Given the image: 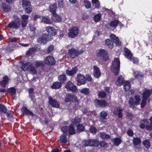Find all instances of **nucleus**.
<instances>
[{
    "label": "nucleus",
    "instance_id": "1",
    "mask_svg": "<svg viewBox=\"0 0 152 152\" xmlns=\"http://www.w3.org/2000/svg\"><path fill=\"white\" fill-rule=\"evenodd\" d=\"M96 55L99 59L103 61H107L109 59L108 52L104 49H99Z\"/></svg>",
    "mask_w": 152,
    "mask_h": 152
},
{
    "label": "nucleus",
    "instance_id": "4",
    "mask_svg": "<svg viewBox=\"0 0 152 152\" xmlns=\"http://www.w3.org/2000/svg\"><path fill=\"white\" fill-rule=\"evenodd\" d=\"M68 33L69 37L74 38L78 35L79 33V28L78 26H73L68 29Z\"/></svg>",
    "mask_w": 152,
    "mask_h": 152
},
{
    "label": "nucleus",
    "instance_id": "55",
    "mask_svg": "<svg viewBox=\"0 0 152 152\" xmlns=\"http://www.w3.org/2000/svg\"><path fill=\"white\" fill-rule=\"evenodd\" d=\"M99 96L101 98H104L106 96L105 92L104 91H102L99 92Z\"/></svg>",
    "mask_w": 152,
    "mask_h": 152
},
{
    "label": "nucleus",
    "instance_id": "61",
    "mask_svg": "<svg viewBox=\"0 0 152 152\" xmlns=\"http://www.w3.org/2000/svg\"><path fill=\"white\" fill-rule=\"evenodd\" d=\"M85 5L87 9H89L91 7V4L89 1H85Z\"/></svg>",
    "mask_w": 152,
    "mask_h": 152
},
{
    "label": "nucleus",
    "instance_id": "45",
    "mask_svg": "<svg viewBox=\"0 0 152 152\" xmlns=\"http://www.w3.org/2000/svg\"><path fill=\"white\" fill-rule=\"evenodd\" d=\"M101 18V14L99 13L96 15L94 17V19L95 22L99 21Z\"/></svg>",
    "mask_w": 152,
    "mask_h": 152
},
{
    "label": "nucleus",
    "instance_id": "39",
    "mask_svg": "<svg viewBox=\"0 0 152 152\" xmlns=\"http://www.w3.org/2000/svg\"><path fill=\"white\" fill-rule=\"evenodd\" d=\"M132 141L133 143L136 145H139L141 143L140 139L137 137L134 138Z\"/></svg>",
    "mask_w": 152,
    "mask_h": 152
},
{
    "label": "nucleus",
    "instance_id": "46",
    "mask_svg": "<svg viewBox=\"0 0 152 152\" xmlns=\"http://www.w3.org/2000/svg\"><path fill=\"white\" fill-rule=\"evenodd\" d=\"M7 111V109L4 105L0 104V112L4 113H6Z\"/></svg>",
    "mask_w": 152,
    "mask_h": 152
},
{
    "label": "nucleus",
    "instance_id": "9",
    "mask_svg": "<svg viewBox=\"0 0 152 152\" xmlns=\"http://www.w3.org/2000/svg\"><path fill=\"white\" fill-rule=\"evenodd\" d=\"M76 79L77 81V85L80 86L86 83V79L85 76L81 74H78L77 75Z\"/></svg>",
    "mask_w": 152,
    "mask_h": 152
},
{
    "label": "nucleus",
    "instance_id": "2",
    "mask_svg": "<svg viewBox=\"0 0 152 152\" xmlns=\"http://www.w3.org/2000/svg\"><path fill=\"white\" fill-rule=\"evenodd\" d=\"M120 62L118 58L115 59L113 61L111 69L115 75H117L119 72Z\"/></svg>",
    "mask_w": 152,
    "mask_h": 152
},
{
    "label": "nucleus",
    "instance_id": "5",
    "mask_svg": "<svg viewBox=\"0 0 152 152\" xmlns=\"http://www.w3.org/2000/svg\"><path fill=\"white\" fill-rule=\"evenodd\" d=\"M83 51V50H79L75 48H72L68 50V53L71 58H74L82 54Z\"/></svg>",
    "mask_w": 152,
    "mask_h": 152
},
{
    "label": "nucleus",
    "instance_id": "11",
    "mask_svg": "<svg viewBox=\"0 0 152 152\" xmlns=\"http://www.w3.org/2000/svg\"><path fill=\"white\" fill-rule=\"evenodd\" d=\"M29 16L27 15H23L21 16V22L20 24L21 28L24 29L26 27L28 22Z\"/></svg>",
    "mask_w": 152,
    "mask_h": 152
},
{
    "label": "nucleus",
    "instance_id": "25",
    "mask_svg": "<svg viewBox=\"0 0 152 152\" xmlns=\"http://www.w3.org/2000/svg\"><path fill=\"white\" fill-rule=\"evenodd\" d=\"M107 115V113L104 111H102L100 113V121H101L105 122L106 121V117Z\"/></svg>",
    "mask_w": 152,
    "mask_h": 152
},
{
    "label": "nucleus",
    "instance_id": "48",
    "mask_svg": "<svg viewBox=\"0 0 152 152\" xmlns=\"http://www.w3.org/2000/svg\"><path fill=\"white\" fill-rule=\"evenodd\" d=\"M121 140L120 138L117 137L114 139V142L116 146H118L121 144Z\"/></svg>",
    "mask_w": 152,
    "mask_h": 152
},
{
    "label": "nucleus",
    "instance_id": "28",
    "mask_svg": "<svg viewBox=\"0 0 152 152\" xmlns=\"http://www.w3.org/2000/svg\"><path fill=\"white\" fill-rule=\"evenodd\" d=\"M81 121V119L80 118L75 117L74 119L72 120L71 124L72 125H78Z\"/></svg>",
    "mask_w": 152,
    "mask_h": 152
},
{
    "label": "nucleus",
    "instance_id": "41",
    "mask_svg": "<svg viewBox=\"0 0 152 152\" xmlns=\"http://www.w3.org/2000/svg\"><path fill=\"white\" fill-rule=\"evenodd\" d=\"M152 93L146 89L144 90L143 92V98H144V95L145 94V99H147L149 97L150 95Z\"/></svg>",
    "mask_w": 152,
    "mask_h": 152
},
{
    "label": "nucleus",
    "instance_id": "54",
    "mask_svg": "<svg viewBox=\"0 0 152 152\" xmlns=\"http://www.w3.org/2000/svg\"><path fill=\"white\" fill-rule=\"evenodd\" d=\"M145 98V94H144V98H143V99L141 103V107L142 108H143L146 105L147 99H146Z\"/></svg>",
    "mask_w": 152,
    "mask_h": 152
},
{
    "label": "nucleus",
    "instance_id": "29",
    "mask_svg": "<svg viewBox=\"0 0 152 152\" xmlns=\"http://www.w3.org/2000/svg\"><path fill=\"white\" fill-rule=\"evenodd\" d=\"M61 83L60 82H56L53 83L51 86V88L53 89H56L60 88L61 86Z\"/></svg>",
    "mask_w": 152,
    "mask_h": 152
},
{
    "label": "nucleus",
    "instance_id": "62",
    "mask_svg": "<svg viewBox=\"0 0 152 152\" xmlns=\"http://www.w3.org/2000/svg\"><path fill=\"white\" fill-rule=\"evenodd\" d=\"M54 46L53 45H50L48 48L47 50V51L48 53L51 52L53 50Z\"/></svg>",
    "mask_w": 152,
    "mask_h": 152
},
{
    "label": "nucleus",
    "instance_id": "17",
    "mask_svg": "<svg viewBox=\"0 0 152 152\" xmlns=\"http://www.w3.org/2000/svg\"><path fill=\"white\" fill-rule=\"evenodd\" d=\"M45 30L49 34L53 36H55L56 34V30L53 27L47 26L45 28Z\"/></svg>",
    "mask_w": 152,
    "mask_h": 152
},
{
    "label": "nucleus",
    "instance_id": "7",
    "mask_svg": "<svg viewBox=\"0 0 152 152\" xmlns=\"http://www.w3.org/2000/svg\"><path fill=\"white\" fill-rule=\"evenodd\" d=\"M51 37L49 34H43L37 39V41L39 43L44 44L46 43L47 41L52 38Z\"/></svg>",
    "mask_w": 152,
    "mask_h": 152
},
{
    "label": "nucleus",
    "instance_id": "52",
    "mask_svg": "<svg viewBox=\"0 0 152 152\" xmlns=\"http://www.w3.org/2000/svg\"><path fill=\"white\" fill-rule=\"evenodd\" d=\"M42 20L45 23L50 24L51 23L50 19L49 18L44 17L42 18Z\"/></svg>",
    "mask_w": 152,
    "mask_h": 152
},
{
    "label": "nucleus",
    "instance_id": "33",
    "mask_svg": "<svg viewBox=\"0 0 152 152\" xmlns=\"http://www.w3.org/2000/svg\"><path fill=\"white\" fill-rule=\"evenodd\" d=\"M106 43L109 48L112 49L113 48L114 46V42L112 40L109 39H107L106 41Z\"/></svg>",
    "mask_w": 152,
    "mask_h": 152
},
{
    "label": "nucleus",
    "instance_id": "63",
    "mask_svg": "<svg viewBox=\"0 0 152 152\" xmlns=\"http://www.w3.org/2000/svg\"><path fill=\"white\" fill-rule=\"evenodd\" d=\"M99 145L102 147L106 148L107 147V144L104 141L99 142Z\"/></svg>",
    "mask_w": 152,
    "mask_h": 152
},
{
    "label": "nucleus",
    "instance_id": "18",
    "mask_svg": "<svg viewBox=\"0 0 152 152\" xmlns=\"http://www.w3.org/2000/svg\"><path fill=\"white\" fill-rule=\"evenodd\" d=\"M110 38L113 40L115 43L116 45L118 46H120L121 45V42L119 41V38L115 35L112 34L110 36Z\"/></svg>",
    "mask_w": 152,
    "mask_h": 152
},
{
    "label": "nucleus",
    "instance_id": "20",
    "mask_svg": "<svg viewBox=\"0 0 152 152\" xmlns=\"http://www.w3.org/2000/svg\"><path fill=\"white\" fill-rule=\"evenodd\" d=\"M124 52L125 57L130 60H131L133 55L131 51L127 48H125L124 49Z\"/></svg>",
    "mask_w": 152,
    "mask_h": 152
},
{
    "label": "nucleus",
    "instance_id": "56",
    "mask_svg": "<svg viewBox=\"0 0 152 152\" xmlns=\"http://www.w3.org/2000/svg\"><path fill=\"white\" fill-rule=\"evenodd\" d=\"M26 7L25 11L28 13H30L32 11V8L31 4L30 5V6H28Z\"/></svg>",
    "mask_w": 152,
    "mask_h": 152
},
{
    "label": "nucleus",
    "instance_id": "19",
    "mask_svg": "<svg viewBox=\"0 0 152 152\" xmlns=\"http://www.w3.org/2000/svg\"><path fill=\"white\" fill-rule=\"evenodd\" d=\"M94 75L96 78H99L101 75L99 68L96 65L94 66Z\"/></svg>",
    "mask_w": 152,
    "mask_h": 152
},
{
    "label": "nucleus",
    "instance_id": "50",
    "mask_svg": "<svg viewBox=\"0 0 152 152\" xmlns=\"http://www.w3.org/2000/svg\"><path fill=\"white\" fill-rule=\"evenodd\" d=\"M84 130V126L81 124H79L77 126V132H79Z\"/></svg>",
    "mask_w": 152,
    "mask_h": 152
},
{
    "label": "nucleus",
    "instance_id": "8",
    "mask_svg": "<svg viewBox=\"0 0 152 152\" xmlns=\"http://www.w3.org/2000/svg\"><path fill=\"white\" fill-rule=\"evenodd\" d=\"M7 26L9 28L18 29L21 27L20 21V20H12L7 25Z\"/></svg>",
    "mask_w": 152,
    "mask_h": 152
},
{
    "label": "nucleus",
    "instance_id": "13",
    "mask_svg": "<svg viewBox=\"0 0 152 152\" xmlns=\"http://www.w3.org/2000/svg\"><path fill=\"white\" fill-rule=\"evenodd\" d=\"M48 98L49 103L53 107H59L60 104L55 99H53L51 96H49Z\"/></svg>",
    "mask_w": 152,
    "mask_h": 152
},
{
    "label": "nucleus",
    "instance_id": "58",
    "mask_svg": "<svg viewBox=\"0 0 152 152\" xmlns=\"http://www.w3.org/2000/svg\"><path fill=\"white\" fill-rule=\"evenodd\" d=\"M36 67H39L42 66L43 65V62L41 61H36L35 62Z\"/></svg>",
    "mask_w": 152,
    "mask_h": 152
},
{
    "label": "nucleus",
    "instance_id": "37",
    "mask_svg": "<svg viewBox=\"0 0 152 152\" xmlns=\"http://www.w3.org/2000/svg\"><path fill=\"white\" fill-rule=\"evenodd\" d=\"M29 96L31 98V100H33L34 97V89L33 88H30L28 89Z\"/></svg>",
    "mask_w": 152,
    "mask_h": 152
},
{
    "label": "nucleus",
    "instance_id": "24",
    "mask_svg": "<svg viewBox=\"0 0 152 152\" xmlns=\"http://www.w3.org/2000/svg\"><path fill=\"white\" fill-rule=\"evenodd\" d=\"M1 7L3 11L5 12H9L11 10V8L10 5L5 3L2 4Z\"/></svg>",
    "mask_w": 152,
    "mask_h": 152
},
{
    "label": "nucleus",
    "instance_id": "53",
    "mask_svg": "<svg viewBox=\"0 0 152 152\" xmlns=\"http://www.w3.org/2000/svg\"><path fill=\"white\" fill-rule=\"evenodd\" d=\"M92 3L93 4H95L96 8L97 9L99 8L100 3L98 0H92Z\"/></svg>",
    "mask_w": 152,
    "mask_h": 152
},
{
    "label": "nucleus",
    "instance_id": "21",
    "mask_svg": "<svg viewBox=\"0 0 152 152\" xmlns=\"http://www.w3.org/2000/svg\"><path fill=\"white\" fill-rule=\"evenodd\" d=\"M123 109H120L119 107H118L114 109L113 113L115 115H118V117L121 118L123 116Z\"/></svg>",
    "mask_w": 152,
    "mask_h": 152
},
{
    "label": "nucleus",
    "instance_id": "51",
    "mask_svg": "<svg viewBox=\"0 0 152 152\" xmlns=\"http://www.w3.org/2000/svg\"><path fill=\"white\" fill-rule=\"evenodd\" d=\"M143 143L146 148L148 149L151 146L150 141L148 140L144 141L143 142Z\"/></svg>",
    "mask_w": 152,
    "mask_h": 152
},
{
    "label": "nucleus",
    "instance_id": "42",
    "mask_svg": "<svg viewBox=\"0 0 152 152\" xmlns=\"http://www.w3.org/2000/svg\"><path fill=\"white\" fill-rule=\"evenodd\" d=\"M80 92L81 93L85 95H88L90 94V91L89 89L87 88H83L80 91Z\"/></svg>",
    "mask_w": 152,
    "mask_h": 152
},
{
    "label": "nucleus",
    "instance_id": "23",
    "mask_svg": "<svg viewBox=\"0 0 152 152\" xmlns=\"http://www.w3.org/2000/svg\"><path fill=\"white\" fill-rule=\"evenodd\" d=\"M21 111L24 114L26 115H31L33 116L34 114L32 112L27 109L26 107H23L21 109Z\"/></svg>",
    "mask_w": 152,
    "mask_h": 152
},
{
    "label": "nucleus",
    "instance_id": "22",
    "mask_svg": "<svg viewBox=\"0 0 152 152\" xmlns=\"http://www.w3.org/2000/svg\"><path fill=\"white\" fill-rule=\"evenodd\" d=\"M60 142L61 143L64 144L68 142V140L66 135L63 134L61 135L59 138Z\"/></svg>",
    "mask_w": 152,
    "mask_h": 152
},
{
    "label": "nucleus",
    "instance_id": "60",
    "mask_svg": "<svg viewBox=\"0 0 152 152\" xmlns=\"http://www.w3.org/2000/svg\"><path fill=\"white\" fill-rule=\"evenodd\" d=\"M90 131L91 132L95 134L97 131V129L94 127L91 126L90 129Z\"/></svg>",
    "mask_w": 152,
    "mask_h": 152
},
{
    "label": "nucleus",
    "instance_id": "47",
    "mask_svg": "<svg viewBox=\"0 0 152 152\" xmlns=\"http://www.w3.org/2000/svg\"><path fill=\"white\" fill-rule=\"evenodd\" d=\"M31 4V2L29 0H23L22 5L23 7H27L28 6H30Z\"/></svg>",
    "mask_w": 152,
    "mask_h": 152
},
{
    "label": "nucleus",
    "instance_id": "27",
    "mask_svg": "<svg viewBox=\"0 0 152 152\" xmlns=\"http://www.w3.org/2000/svg\"><path fill=\"white\" fill-rule=\"evenodd\" d=\"M125 82L124 78L122 77L121 75H120L118 78L116 84L117 85H123V83Z\"/></svg>",
    "mask_w": 152,
    "mask_h": 152
},
{
    "label": "nucleus",
    "instance_id": "3",
    "mask_svg": "<svg viewBox=\"0 0 152 152\" xmlns=\"http://www.w3.org/2000/svg\"><path fill=\"white\" fill-rule=\"evenodd\" d=\"M141 100L140 96L139 95H135L134 98L131 97L128 100L129 106L130 107L133 108L135 106L139 105Z\"/></svg>",
    "mask_w": 152,
    "mask_h": 152
},
{
    "label": "nucleus",
    "instance_id": "64",
    "mask_svg": "<svg viewBox=\"0 0 152 152\" xmlns=\"http://www.w3.org/2000/svg\"><path fill=\"white\" fill-rule=\"evenodd\" d=\"M146 129L148 130H152V122H151L150 125L149 124V123L146 124Z\"/></svg>",
    "mask_w": 152,
    "mask_h": 152
},
{
    "label": "nucleus",
    "instance_id": "35",
    "mask_svg": "<svg viewBox=\"0 0 152 152\" xmlns=\"http://www.w3.org/2000/svg\"><path fill=\"white\" fill-rule=\"evenodd\" d=\"M69 134L70 135L74 134L75 133L76 131L75 127L71 124L69 126L68 129Z\"/></svg>",
    "mask_w": 152,
    "mask_h": 152
},
{
    "label": "nucleus",
    "instance_id": "31",
    "mask_svg": "<svg viewBox=\"0 0 152 152\" xmlns=\"http://www.w3.org/2000/svg\"><path fill=\"white\" fill-rule=\"evenodd\" d=\"M58 79L61 83L67 80V78L65 74H63L59 75L58 77Z\"/></svg>",
    "mask_w": 152,
    "mask_h": 152
},
{
    "label": "nucleus",
    "instance_id": "49",
    "mask_svg": "<svg viewBox=\"0 0 152 152\" xmlns=\"http://www.w3.org/2000/svg\"><path fill=\"white\" fill-rule=\"evenodd\" d=\"M134 76L138 79H140L143 77V74L141 72H135L134 73Z\"/></svg>",
    "mask_w": 152,
    "mask_h": 152
},
{
    "label": "nucleus",
    "instance_id": "43",
    "mask_svg": "<svg viewBox=\"0 0 152 152\" xmlns=\"http://www.w3.org/2000/svg\"><path fill=\"white\" fill-rule=\"evenodd\" d=\"M99 135L100 137L103 139H108L110 138V136L109 135L107 134L104 132H100L99 133Z\"/></svg>",
    "mask_w": 152,
    "mask_h": 152
},
{
    "label": "nucleus",
    "instance_id": "26",
    "mask_svg": "<svg viewBox=\"0 0 152 152\" xmlns=\"http://www.w3.org/2000/svg\"><path fill=\"white\" fill-rule=\"evenodd\" d=\"M149 123L148 120L147 119H145L141 121V124H140V128L143 129L146 126V124Z\"/></svg>",
    "mask_w": 152,
    "mask_h": 152
},
{
    "label": "nucleus",
    "instance_id": "6",
    "mask_svg": "<svg viewBox=\"0 0 152 152\" xmlns=\"http://www.w3.org/2000/svg\"><path fill=\"white\" fill-rule=\"evenodd\" d=\"M83 144L85 146H98L99 145V141L96 139H89L83 142Z\"/></svg>",
    "mask_w": 152,
    "mask_h": 152
},
{
    "label": "nucleus",
    "instance_id": "36",
    "mask_svg": "<svg viewBox=\"0 0 152 152\" xmlns=\"http://www.w3.org/2000/svg\"><path fill=\"white\" fill-rule=\"evenodd\" d=\"M124 85V88L125 91H128L130 89L131 85L128 81H125L123 83Z\"/></svg>",
    "mask_w": 152,
    "mask_h": 152
},
{
    "label": "nucleus",
    "instance_id": "57",
    "mask_svg": "<svg viewBox=\"0 0 152 152\" xmlns=\"http://www.w3.org/2000/svg\"><path fill=\"white\" fill-rule=\"evenodd\" d=\"M7 91L11 93V94L13 95L15 93L16 91L14 88L12 87L9 88Z\"/></svg>",
    "mask_w": 152,
    "mask_h": 152
},
{
    "label": "nucleus",
    "instance_id": "32",
    "mask_svg": "<svg viewBox=\"0 0 152 152\" xmlns=\"http://www.w3.org/2000/svg\"><path fill=\"white\" fill-rule=\"evenodd\" d=\"M28 71H29L31 74L34 75L36 74L37 71L35 67L32 66L31 64V65L29 66V67L28 69Z\"/></svg>",
    "mask_w": 152,
    "mask_h": 152
},
{
    "label": "nucleus",
    "instance_id": "12",
    "mask_svg": "<svg viewBox=\"0 0 152 152\" xmlns=\"http://www.w3.org/2000/svg\"><path fill=\"white\" fill-rule=\"evenodd\" d=\"M65 88L68 90L72 91L73 92H76L77 89L76 87L70 81L67 82Z\"/></svg>",
    "mask_w": 152,
    "mask_h": 152
},
{
    "label": "nucleus",
    "instance_id": "30",
    "mask_svg": "<svg viewBox=\"0 0 152 152\" xmlns=\"http://www.w3.org/2000/svg\"><path fill=\"white\" fill-rule=\"evenodd\" d=\"M3 80L2 81H0V85L3 86H5L8 83L9 79L8 77L5 76L3 77Z\"/></svg>",
    "mask_w": 152,
    "mask_h": 152
},
{
    "label": "nucleus",
    "instance_id": "14",
    "mask_svg": "<svg viewBox=\"0 0 152 152\" xmlns=\"http://www.w3.org/2000/svg\"><path fill=\"white\" fill-rule=\"evenodd\" d=\"M94 103L95 106L97 107H104L107 105V103L104 100L96 99Z\"/></svg>",
    "mask_w": 152,
    "mask_h": 152
},
{
    "label": "nucleus",
    "instance_id": "38",
    "mask_svg": "<svg viewBox=\"0 0 152 152\" xmlns=\"http://www.w3.org/2000/svg\"><path fill=\"white\" fill-rule=\"evenodd\" d=\"M57 9L56 4H54L53 5H50L49 6V9L51 12L53 14H55L56 9Z\"/></svg>",
    "mask_w": 152,
    "mask_h": 152
},
{
    "label": "nucleus",
    "instance_id": "40",
    "mask_svg": "<svg viewBox=\"0 0 152 152\" xmlns=\"http://www.w3.org/2000/svg\"><path fill=\"white\" fill-rule=\"evenodd\" d=\"M119 23V22L118 20H115L110 22L109 25L112 27L116 28Z\"/></svg>",
    "mask_w": 152,
    "mask_h": 152
},
{
    "label": "nucleus",
    "instance_id": "15",
    "mask_svg": "<svg viewBox=\"0 0 152 152\" xmlns=\"http://www.w3.org/2000/svg\"><path fill=\"white\" fill-rule=\"evenodd\" d=\"M77 98L76 96L73 94H66L64 99V102H69L72 101H76Z\"/></svg>",
    "mask_w": 152,
    "mask_h": 152
},
{
    "label": "nucleus",
    "instance_id": "44",
    "mask_svg": "<svg viewBox=\"0 0 152 152\" xmlns=\"http://www.w3.org/2000/svg\"><path fill=\"white\" fill-rule=\"evenodd\" d=\"M53 15V18L55 21L57 22H60L61 21L62 18L61 16L57 15L55 13Z\"/></svg>",
    "mask_w": 152,
    "mask_h": 152
},
{
    "label": "nucleus",
    "instance_id": "16",
    "mask_svg": "<svg viewBox=\"0 0 152 152\" xmlns=\"http://www.w3.org/2000/svg\"><path fill=\"white\" fill-rule=\"evenodd\" d=\"M77 70V67L75 66L71 70L67 69L66 71V74L68 76H72L76 74Z\"/></svg>",
    "mask_w": 152,
    "mask_h": 152
},
{
    "label": "nucleus",
    "instance_id": "34",
    "mask_svg": "<svg viewBox=\"0 0 152 152\" xmlns=\"http://www.w3.org/2000/svg\"><path fill=\"white\" fill-rule=\"evenodd\" d=\"M30 65H31V63L29 62L23 64L21 66V69L24 71L28 70Z\"/></svg>",
    "mask_w": 152,
    "mask_h": 152
},
{
    "label": "nucleus",
    "instance_id": "59",
    "mask_svg": "<svg viewBox=\"0 0 152 152\" xmlns=\"http://www.w3.org/2000/svg\"><path fill=\"white\" fill-rule=\"evenodd\" d=\"M68 129L69 128L66 126H63L61 128L62 131L64 133H67L68 131Z\"/></svg>",
    "mask_w": 152,
    "mask_h": 152
},
{
    "label": "nucleus",
    "instance_id": "10",
    "mask_svg": "<svg viewBox=\"0 0 152 152\" xmlns=\"http://www.w3.org/2000/svg\"><path fill=\"white\" fill-rule=\"evenodd\" d=\"M44 61L46 64L51 66L54 65L56 63V61L54 58L50 56L46 57L44 59Z\"/></svg>",
    "mask_w": 152,
    "mask_h": 152
}]
</instances>
